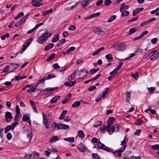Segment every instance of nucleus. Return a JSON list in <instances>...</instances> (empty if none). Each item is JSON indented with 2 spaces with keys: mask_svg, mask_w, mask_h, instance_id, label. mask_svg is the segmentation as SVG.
<instances>
[{
  "mask_svg": "<svg viewBox=\"0 0 159 159\" xmlns=\"http://www.w3.org/2000/svg\"><path fill=\"white\" fill-rule=\"evenodd\" d=\"M52 35L51 33H48V31H46L38 38V42L40 44H43L46 41L49 37L51 36Z\"/></svg>",
  "mask_w": 159,
  "mask_h": 159,
  "instance_id": "obj_1",
  "label": "nucleus"
},
{
  "mask_svg": "<svg viewBox=\"0 0 159 159\" xmlns=\"http://www.w3.org/2000/svg\"><path fill=\"white\" fill-rule=\"evenodd\" d=\"M112 47L115 49L120 51H124L126 48V45L124 42L120 43L113 44Z\"/></svg>",
  "mask_w": 159,
  "mask_h": 159,
  "instance_id": "obj_2",
  "label": "nucleus"
},
{
  "mask_svg": "<svg viewBox=\"0 0 159 159\" xmlns=\"http://www.w3.org/2000/svg\"><path fill=\"white\" fill-rule=\"evenodd\" d=\"M88 74V71L87 69H84L79 70L78 75L80 79H82L86 76Z\"/></svg>",
  "mask_w": 159,
  "mask_h": 159,
  "instance_id": "obj_3",
  "label": "nucleus"
},
{
  "mask_svg": "<svg viewBox=\"0 0 159 159\" xmlns=\"http://www.w3.org/2000/svg\"><path fill=\"white\" fill-rule=\"evenodd\" d=\"M126 148V147L124 146L122 147L120 149L116 150L114 152H112L117 157H119L121 155V153L123 152Z\"/></svg>",
  "mask_w": 159,
  "mask_h": 159,
  "instance_id": "obj_4",
  "label": "nucleus"
},
{
  "mask_svg": "<svg viewBox=\"0 0 159 159\" xmlns=\"http://www.w3.org/2000/svg\"><path fill=\"white\" fill-rule=\"evenodd\" d=\"M98 147L99 149H102L108 152H111L109 148L106 147L104 144L100 142L98 143Z\"/></svg>",
  "mask_w": 159,
  "mask_h": 159,
  "instance_id": "obj_5",
  "label": "nucleus"
},
{
  "mask_svg": "<svg viewBox=\"0 0 159 159\" xmlns=\"http://www.w3.org/2000/svg\"><path fill=\"white\" fill-rule=\"evenodd\" d=\"M79 73V70L77 69L75 70L71 74L69 75L68 77V80L69 81H71L75 79L76 76L78 75Z\"/></svg>",
  "mask_w": 159,
  "mask_h": 159,
  "instance_id": "obj_6",
  "label": "nucleus"
},
{
  "mask_svg": "<svg viewBox=\"0 0 159 159\" xmlns=\"http://www.w3.org/2000/svg\"><path fill=\"white\" fill-rule=\"evenodd\" d=\"M43 0H32L31 2L32 5L35 7H39L42 6L43 3H41Z\"/></svg>",
  "mask_w": 159,
  "mask_h": 159,
  "instance_id": "obj_7",
  "label": "nucleus"
},
{
  "mask_svg": "<svg viewBox=\"0 0 159 159\" xmlns=\"http://www.w3.org/2000/svg\"><path fill=\"white\" fill-rule=\"evenodd\" d=\"M94 32L97 34L102 35L105 32V30L104 29L95 28L93 30Z\"/></svg>",
  "mask_w": 159,
  "mask_h": 159,
  "instance_id": "obj_8",
  "label": "nucleus"
},
{
  "mask_svg": "<svg viewBox=\"0 0 159 159\" xmlns=\"http://www.w3.org/2000/svg\"><path fill=\"white\" fill-rule=\"evenodd\" d=\"M29 15L30 14H28L23 17L20 20L15 24V26L17 27L20 25L23 22L25 21Z\"/></svg>",
  "mask_w": 159,
  "mask_h": 159,
  "instance_id": "obj_9",
  "label": "nucleus"
},
{
  "mask_svg": "<svg viewBox=\"0 0 159 159\" xmlns=\"http://www.w3.org/2000/svg\"><path fill=\"white\" fill-rule=\"evenodd\" d=\"M77 148L78 150L80 152H83L86 151L87 148L85 145L82 143L79 144Z\"/></svg>",
  "mask_w": 159,
  "mask_h": 159,
  "instance_id": "obj_10",
  "label": "nucleus"
},
{
  "mask_svg": "<svg viewBox=\"0 0 159 159\" xmlns=\"http://www.w3.org/2000/svg\"><path fill=\"white\" fill-rule=\"evenodd\" d=\"M57 128L58 129H66L69 128V126L67 125L59 123L57 125Z\"/></svg>",
  "mask_w": 159,
  "mask_h": 159,
  "instance_id": "obj_11",
  "label": "nucleus"
},
{
  "mask_svg": "<svg viewBox=\"0 0 159 159\" xmlns=\"http://www.w3.org/2000/svg\"><path fill=\"white\" fill-rule=\"evenodd\" d=\"M25 132L26 133L27 138L30 141L33 136L32 130L30 129H27L25 131Z\"/></svg>",
  "mask_w": 159,
  "mask_h": 159,
  "instance_id": "obj_12",
  "label": "nucleus"
},
{
  "mask_svg": "<svg viewBox=\"0 0 159 159\" xmlns=\"http://www.w3.org/2000/svg\"><path fill=\"white\" fill-rule=\"evenodd\" d=\"M155 19L156 18L155 17L149 19L147 20L144 21L142 23L140 24V26H143L145 25L146 24L152 22L153 20H155Z\"/></svg>",
  "mask_w": 159,
  "mask_h": 159,
  "instance_id": "obj_13",
  "label": "nucleus"
},
{
  "mask_svg": "<svg viewBox=\"0 0 159 159\" xmlns=\"http://www.w3.org/2000/svg\"><path fill=\"white\" fill-rule=\"evenodd\" d=\"M89 0H83L81 2V6L83 8H84L89 4Z\"/></svg>",
  "mask_w": 159,
  "mask_h": 159,
  "instance_id": "obj_14",
  "label": "nucleus"
},
{
  "mask_svg": "<svg viewBox=\"0 0 159 159\" xmlns=\"http://www.w3.org/2000/svg\"><path fill=\"white\" fill-rule=\"evenodd\" d=\"M101 75L100 74H98L96 76L92 78V79L84 81V83L85 84H87L92 81L95 80L101 76Z\"/></svg>",
  "mask_w": 159,
  "mask_h": 159,
  "instance_id": "obj_15",
  "label": "nucleus"
},
{
  "mask_svg": "<svg viewBox=\"0 0 159 159\" xmlns=\"http://www.w3.org/2000/svg\"><path fill=\"white\" fill-rule=\"evenodd\" d=\"M76 80H75L74 81H68L65 82L64 84L66 86H70L71 87L73 86L76 83Z\"/></svg>",
  "mask_w": 159,
  "mask_h": 159,
  "instance_id": "obj_16",
  "label": "nucleus"
},
{
  "mask_svg": "<svg viewBox=\"0 0 159 159\" xmlns=\"http://www.w3.org/2000/svg\"><path fill=\"white\" fill-rule=\"evenodd\" d=\"M129 8V6L125 5L124 3H123L121 6L120 9V12H122L124 10H127Z\"/></svg>",
  "mask_w": 159,
  "mask_h": 159,
  "instance_id": "obj_17",
  "label": "nucleus"
},
{
  "mask_svg": "<svg viewBox=\"0 0 159 159\" xmlns=\"http://www.w3.org/2000/svg\"><path fill=\"white\" fill-rule=\"evenodd\" d=\"M143 9L144 8L143 7L136 8L133 11V15L134 16H135L140 11H143Z\"/></svg>",
  "mask_w": 159,
  "mask_h": 159,
  "instance_id": "obj_18",
  "label": "nucleus"
},
{
  "mask_svg": "<svg viewBox=\"0 0 159 159\" xmlns=\"http://www.w3.org/2000/svg\"><path fill=\"white\" fill-rule=\"evenodd\" d=\"M106 58L108 62H110L113 61V57L111 54H108L106 55Z\"/></svg>",
  "mask_w": 159,
  "mask_h": 159,
  "instance_id": "obj_19",
  "label": "nucleus"
},
{
  "mask_svg": "<svg viewBox=\"0 0 159 159\" xmlns=\"http://www.w3.org/2000/svg\"><path fill=\"white\" fill-rule=\"evenodd\" d=\"M30 104L33 108V109L34 112L37 113L38 111H37L34 102L31 100H30Z\"/></svg>",
  "mask_w": 159,
  "mask_h": 159,
  "instance_id": "obj_20",
  "label": "nucleus"
},
{
  "mask_svg": "<svg viewBox=\"0 0 159 159\" xmlns=\"http://www.w3.org/2000/svg\"><path fill=\"white\" fill-rule=\"evenodd\" d=\"M61 97L59 96H56L52 98L50 101L51 103H53L56 102Z\"/></svg>",
  "mask_w": 159,
  "mask_h": 159,
  "instance_id": "obj_21",
  "label": "nucleus"
},
{
  "mask_svg": "<svg viewBox=\"0 0 159 159\" xmlns=\"http://www.w3.org/2000/svg\"><path fill=\"white\" fill-rule=\"evenodd\" d=\"M128 141V138H127L126 136H125L124 138V139L123 141H121V144L120 145H123L122 147H124V146H125L126 148V146L125 144L127 143Z\"/></svg>",
  "mask_w": 159,
  "mask_h": 159,
  "instance_id": "obj_22",
  "label": "nucleus"
},
{
  "mask_svg": "<svg viewBox=\"0 0 159 159\" xmlns=\"http://www.w3.org/2000/svg\"><path fill=\"white\" fill-rule=\"evenodd\" d=\"M54 46V44L50 43L46 45L44 48V50L47 51L52 48Z\"/></svg>",
  "mask_w": 159,
  "mask_h": 159,
  "instance_id": "obj_23",
  "label": "nucleus"
},
{
  "mask_svg": "<svg viewBox=\"0 0 159 159\" xmlns=\"http://www.w3.org/2000/svg\"><path fill=\"white\" fill-rule=\"evenodd\" d=\"M113 128H111V132H113L115 131L118 132L119 130V126L116 124H114L113 126Z\"/></svg>",
  "mask_w": 159,
  "mask_h": 159,
  "instance_id": "obj_24",
  "label": "nucleus"
},
{
  "mask_svg": "<svg viewBox=\"0 0 159 159\" xmlns=\"http://www.w3.org/2000/svg\"><path fill=\"white\" fill-rule=\"evenodd\" d=\"M125 95L126 99V101L127 102H129L131 98V92H126V93Z\"/></svg>",
  "mask_w": 159,
  "mask_h": 159,
  "instance_id": "obj_25",
  "label": "nucleus"
},
{
  "mask_svg": "<svg viewBox=\"0 0 159 159\" xmlns=\"http://www.w3.org/2000/svg\"><path fill=\"white\" fill-rule=\"evenodd\" d=\"M38 86V84L34 86L31 88L28 89L27 90V92L29 93H30L31 92H34L35 91Z\"/></svg>",
  "mask_w": 159,
  "mask_h": 159,
  "instance_id": "obj_26",
  "label": "nucleus"
},
{
  "mask_svg": "<svg viewBox=\"0 0 159 159\" xmlns=\"http://www.w3.org/2000/svg\"><path fill=\"white\" fill-rule=\"evenodd\" d=\"M5 120L7 122L10 121V112H7L5 114Z\"/></svg>",
  "mask_w": 159,
  "mask_h": 159,
  "instance_id": "obj_27",
  "label": "nucleus"
},
{
  "mask_svg": "<svg viewBox=\"0 0 159 159\" xmlns=\"http://www.w3.org/2000/svg\"><path fill=\"white\" fill-rule=\"evenodd\" d=\"M64 140L65 141H68L71 143H73L74 141V138L72 137L64 138Z\"/></svg>",
  "mask_w": 159,
  "mask_h": 159,
  "instance_id": "obj_28",
  "label": "nucleus"
},
{
  "mask_svg": "<svg viewBox=\"0 0 159 159\" xmlns=\"http://www.w3.org/2000/svg\"><path fill=\"white\" fill-rule=\"evenodd\" d=\"M104 49V48L102 47L100 49H98V50L94 51L92 53V56H96L98 55L99 52H101V51Z\"/></svg>",
  "mask_w": 159,
  "mask_h": 159,
  "instance_id": "obj_29",
  "label": "nucleus"
},
{
  "mask_svg": "<svg viewBox=\"0 0 159 159\" xmlns=\"http://www.w3.org/2000/svg\"><path fill=\"white\" fill-rule=\"evenodd\" d=\"M58 87H54V88H46L44 90V91H46L47 92H50L52 91L55 90V89H57Z\"/></svg>",
  "mask_w": 159,
  "mask_h": 159,
  "instance_id": "obj_30",
  "label": "nucleus"
},
{
  "mask_svg": "<svg viewBox=\"0 0 159 159\" xmlns=\"http://www.w3.org/2000/svg\"><path fill=\"white\" fill-rule=\"evenodd\" d=\"M21 117V115L20 114H16L14 118V121L16 122L18 121Z\"/></svg>",
  "mask_w": 159,
  "mask_h": 159,
  "instance_id": "obj_31",
  "label": "nucleus"
},
{
  "mask_svg": "<svg viewBox=\"0 0 159 159\" xmlns=\"http://www.w3.org/2000/svg\"><path fill=\"white\" fill-rule=\"evenodd\" d=\"M78 135L80 138H83L84 137V132L81 130L78 131Z\"/></svg>",
  "mask_w": 159,
  "mask_h": 159,
  "instance_id": "obj_32",
  "label": "nucleus"
},
{
  "mask_svg": "<svg viewBox=\"0 0 159 159\" xmlns=\"http://www.w3.org/2000/svg\"><path fill=\"white\" fill-rule=\"evenodd\" d=\"M156 51H154L153 52V54L151 56V57H150V60H155L156 59L157 57H156Z\"/></svg>",
  "mask_w": 159,
  "mask_h": 159,
  "instance_id": "obj_33",
  "label": "nucleus"
},
{
  "mask_svg": "<svg viewBox=\"0 0 159 159\" xmlns=\"http://www.w3.org/2000/svg\"><path fill=\"white\" fill-rule=\"evenodd\" d=\"M67 112V111L66 110H64L61 113L60 116L59 117V119L61 120L63 119L64 118Z\"/></svg>",
  "mask_w": 159,
  "mask_h": 159,
  "instance_id": "obj_34",
  "label": "nucleus"
},
{
  "mask_svg": "<svg viewBox=\"0 0 159 159\" xmlns=\"http://www.w3.org/2000/svg\"><path fill=\"white\" fill-rule=\"evenodd\" d=\"M58 139V137L55 136L52 137L50 140V142L53 143L56 141Z\"/></svg>",
  "mask_w": 159,
  "mask_h": 159,
  "instance_id": "obj_35",
  "label": "nucleus"
},
{
  "mask_svg": "<svg viewBox=\"0 0 159 159\" xmlns=\"http://www.w3.org/2000/svg\"><path fill=\"white\" fill-rule=\"evenodd\" d=\"M114 117H110L109 118L107 122V124H109L111 125H112L114 122Z\"/></svg>",
  "mask_w": 159,
  "mask_h": 159,
  "instance_id": "obj_36",
  "label": "nucleus"
},
{
  "mask_svg": "<svg viewBox=\"0 0 159 159\" xmlns=\"http://www.w3.org/2000/svg\"><path fill=\"white\" fill-rule=\"evenodd\" d=\"M136 30V29L135 28H131L129 31V32L128 33V35L134 33Z\"/></svg>",
  "mask_w": 159,
  "mask_h": 159,
  "instance_id": "obj_37",
  "label": "nucleus"
},
{
  "mask_svg": "<svg viewBox=\"0 0 159 159\" xmlns=\"http://www.w3.org/2000/svg\"><path fill=\"white\" fill-rule=\"evenodd\" d=\"M30 118L28 115V114H25L24 115L22 118V120L24 121H26L29 120Z\"/></svg>",
  "mask_w": 159,
  "mask_h": 159,
  "instance_id": "obj_38",
  "label": "nucleus"
},
{
  "mask_svg": "<svg viewBox=\"0 0 159 159\" xmlns=\"http://www.w3.org/2000/svg\"><path fill=\"white\" fill-rule=\"evenodd\" d=\"M18 122L16 121L13 123L11 125V130H13L16 126L18 125Z\"/></svg>",
  "mask_w": 159,
  "mask_h": 159,
  "instance_id": "obj_39",
  "label": "nucleus"
},
{
  "mask_svg": "<svg viewBox=\"0 0 159 159\" xmlns=\"http://www.w3.org/2000/svg\"><path fill=\"white\" fill-rule=\"evenodd\" d=\"M121 12V16H126L129 14V12L127 11H123Z\"/></svg>",
  "mask_w": 159,
  "mask_h": 159,
  "instance_id": "obj_40",
  "label": "nucleus"
},
{
  "mask_svg": "<svg viewBox=\"0 0 159 159\" xmlns=\"http://www.w3.org/2000/svg\"><path fill=\"white\" fill-rule=\"evenodd\" d=\"M116 15H114L110 17L109 19L108 20L107 22L108 23L111 22L112 21L114 20L116 18Z\"/></svg>",
  "mask_w": 159,
  "mask_h": 159,
  "instance_id": "obj_41",
  "label": "nucleus"
},
{
  "mask_svg": "<svg viewBox=\"0 0 159 159\" xmlns=\"http://www.w3.org/2000/svg\"><path fill=\"white\" fill-rule=\"evenodd\" d=\"M59 34H57L56 35V36L52 39V43H55L58 41L59 40Z\"/></svg>",
  "mask_w": 159,
  "mask_h": 159,
  "instance_id": "obj_42",
  "label": "nucleus"
},
{
  "mask_svg": "<svg viewBox=\"0 0 159 159\" xmlns=\"http://www.w3.org/2000/svg\"><path fill=\"white\" fill-rule=\"evenodd\" d=\"M80 101H76L73 103L72 105V107H76L80 106Z\"/></svg>",
  "mask_w": 159,
  "mask_h": 159,
  "instance_id": "obj_43",
  "label": "nucleus"
},
{
  "mask_svg": "<svg viewBox=\"0 0 159 159\" xmlns=\"http://www.w3.org/2000/svg\"><path fill=\"white\" fill-rule=\"evenodd\" d=\"M111 125H112L109 124H107V131L108 133H110L111 131Z\"/></svg>",
  "mask_w": 159,
  "mask_h": 159,
  "instance_id": "obj_44",
  "label": "nucleus"
},
{
  "mask_svg": "<svg viewBox=\"0 0 159 159\" xmlns=\"http://www.w3.org/2000/svg\"><path fill=\"white\" fill-rule=\"evenodd\" d=\"M47 79L45 77H44L42 79L40 80L37 83V84L38 85L41 84L42 83V84H44L45 83V81Z\"/></svg>",
  "mask_w": 159,
  "mask_h": 159,
  "instance_id": "obj_45",
  "label": "nucleus"
},
{
  "mask_svg": "<svg viewBox=\"0 0 159 159\" xmlns=\"http://www.w3.org/2000/svg\"><path fill=\"white\" fill-rule=\"evenodd\" d=\"M55 55V53H53L51 55L47 58V61H48L52 60L54 57Z\"/></svg>",
  "mask_w": 159,
  "mask_h": 159,
  "instance_id": "obj_46",
  "label": "nucleus"
},
{
  "mask_svg": "<svg viewBox=\"0 0 159 159\" xmlns=\"http://www.w3.org/2000/svg\"><path fill=\"white\" fill-rule=\"evenodd\" d=\"M52 8H51L49 10L46 11L44 12H43V16H46L48 14L52 12Z\"/></svg>",
  "mask_w": 159,
  "mask_h": 159,
  "instance_id": "obj_47",
  "label": "nucleus"
},
{
  "mask_svg": "<svg viewBox=\"0 0 159 159\" xmlns=\"http://www.w3.org/2000/svg\"><path fill=\"white\" fill-rule=\"evenodd\" d=\"M151 148L153 150H159V145L156 144L152 145L151 146Z\"/></svg>",
  "mask_w": 159,
  "mask_h": 159,
  "instance_id": "obj_48",
  "label": "nucleus"
},
{
  "mask_svg": "<svg viewBox=\"0 0 159 159\" xmlns=\"http://www.w3.org/2000/svg\"><path fill=\"white\" fill-rule=\"evenodd\" d=\"M92 157L93 159H100L99 156L97 153H92Z\"/></svg>",
  "mask_w": 159,
  "mask_h": 159,
  "instance_id": "obj_49",
  "label": "nucleus"
},
{
  "mask_svg": "<svg viewBox=\"0 0 159 159\" xmlns=\"http://www.w3.org/2000/svg\"><path fill=\"white\" fill-rule=\"evenodd\" d=\"M32 155L34 156V159H37L39 158V154L35 152H33Z\"/></svg>",
  "mask_w": 159,
  "mask_h": 159,
  "instance_id": "obj_50",
  "label": "nucleus"
},
{
  "mask_svg": "<svg viewBox=\"0 0 159 159\" xmlns=\"http://www.w3.org/2000/svg\"><path fill=\"white\" fill-rule=\"evenodd\" d=\"M102 124L101 121H98L97 122L93 125V126L94 127H98L100 126Z\"/></svg>",
  "mask_w": 159,
  "mask_h": 159,
  "instance_id": "obj_51",
  "label": "nucleus"
},
{
  "mask_svg": "<svg viewBox=\"0 0 159 159\" xmlns=\"http://www.w3.org/2000/svg\"><path fill=\"white\" fill-rule=\"evenodd\" d=\"M131 75L132 77L136 80H137L138 78V72L135 74H132Z\"/></svg>",
  "mask_w": 159,
  "mask_h": 159,
  "instance_id": "obj_52",
  "label": "nucleus"
},
{
  "mask_svg": "<svg viewBox=\"0 0 159 159\" xmlns=\"http://www.w3.org/2000/svg\"><path fill=\"white\" fill-rule=\"evenodd\" d=\"M99 69H100L99 68L92 69L90 70V72L91 73V74H93L98 71Z\"/></svg>",
  "mask_w": 159,
  "mask_h": 159,
  "instance_id": "obj_53",
  "label": "nucleus"
},
{
  "mask_svg": "<svg viewBox=\"0 0 159 159\" xmlns=\"http://www.w3.org/2000/svg\"><path fill=\"white\" fill-rule=\"evenodd\" d=\"M9 33H7L6 34L3 35L1 37V39L2 40H4L6 38V37L7 38H8L9 37Z\"/></svg>",
  "mask_w": 159,
  "mask_h": 159,
  "instance_id": "obj_54",
  "label": "nucleus"
},
{
  "mask_svg": "<svg viewBox=\"0 0 159 159\" xmlns=\"http://www.w3.org/2000/svg\"><path fill=\"white\" fill-rule=\"evenodd\" d=\"M111 3V0H106L104 2V4L106 6H109Z\"/></svg>",
  "mask_w": 159,
  "mask_h": 159,
  "instance_id": "obj_55",
  "label": "nucleus"
},
{
  "mask_svg": "<svg viewBox=\"0 0 159 159\" xmlns=\"http://www.w3.org/2000/svg\"><path fill=\"white\" fill-rule=\"evenodd\" d=\"M10 130V125L6 126L4 129V132L5 134L8 133Z\"/></svg>",
  "mask_w": 159,
  "mask_h": 159,
  "instance_id": "obj_56",
  "label": "nucleus"
},
{
  "mask_svg": "<svg viewBox=\"0 0 159 159\" xmlns=\"http://www.w3.org/2000/svg\"><path fill=\"white\" fill-rule=\"evenodd\" d=\"M48 120H45L44 121H43L44 123V124L45 125V126L46 128L49 129V123H48Z\"/></svg>",
  "mask_w": 159,
  "mask_h": 159,
  "instance_id": "obj_57",
  "label": "nucleus"
},
{
  "mask_svg": "<svg viewBox=\"0 0 159 159\" xmlns=\"http://www.w3.org/2000/svg\"><path fill=\"white\" fill-rule=\"evenodd\" d=\"M66 42V40L65 39H62L58 42V46L61 45L62 44L65 43Z\"/></svg>",
  "mask_w": 159,
  "mask_h": 159,
  "instance_id": "obj_58",
  "label": "nucleus"
},
{
  "mask_svg": "<svg viewBox=\"0 0 159 159\" xmlns=\"http://www.w3.org/2000/svg\"><path fill=\"white\" fill-rule=\"evenodd\" d=\"M33 38H30L25 43L27 45V46H28L31 43L33 40Z\"/></svg>",
  "mask_w": 159,
  "mask_h": 159,
  "instance_id": "obj_59",
  "label": "nucleus"
},
{
  "mask_svg": "<svg viewBox=\"0 0 159 159\" xmlns=\"http://www.w3.org/2000/svg\"><path fill=\"white\" fill-rule=\"evenodd\" d=\"M148 90L149 91L150 93H152L154 91L155 88L154 87H151L147 88Z\"/></svg>",
  "mask_w": 159,
  "mask_h": 159,
  "instance_id": "obj_60",
  "label": "nucleus"
},
{
  "mask_svg": "<svg viewBox=\"0 0 159 159\" xmlns=\"http://www.w3.org/2000/svg\"><path fill=\"white\" fill-rule=\"evenodd\" d=\"M63 119L64 121L67 122H69L71 120L70 117L68 116H66Z\"/></svg>",
  "mask_w": 159,
  "mask_h": 159,
  "instance_id": "obj_61",
  "label": "nucleus"
},
{
  "mask_svg": "<svg viewBox=\"0 0 159 159\" xmlns=\"http://www.w3.org/2000/svg\"><path fill=\"white\" fill-rule=\"evenodd\" d=\"M100 15V13L98 12H97L96 13H95L92 14L91 15V17L93 18V17H97L98 16H99V15Z\"/></svg>",
  "mask_w": 159,
  "mask_h": 159,
  "instance_id": "obj_62",
  "label": "nucleus"
},
{
  "mask_svg": "<svg viewBox=\"0 0 159 159\" xmlns=\"http://www.w3.org/2000/svg\"><path fill=\"white\" fill-rule=\"evenodd\" d=\"M101 131L103 133H105L106 130V127L105 126H103L102 127L100 128Z\"/></svg>",
  "mask_w": 159,
  "mask_h": 159,
  "instance_id": "obj_63",
  "label": "nucleus"
},
{
  "mask_svg": "<svg viewBox=\"0 0 159 159\" xmlns=\"http://www.w3.org/2000/svg\"><path fill=\"white\" fill-rule=\"evenodd\" d=\"M135 124L138 125H140L143 123L142 120L140 119H139L137 121L135 122Z\"/></svg>",
  "mask_w": 159,
  "mask_h": 159,
  "instance_id": "obj_64",
  "label": "nucleus"
}]
</instances>
